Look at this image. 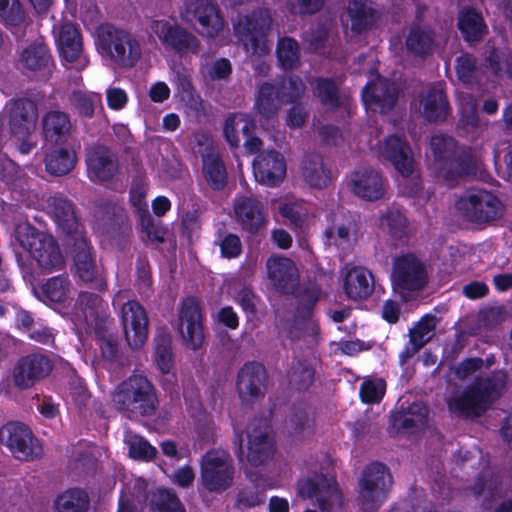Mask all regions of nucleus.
<instances>
[{"mask_svg": "<svg viewBox=\"0 0 512 512\" xmlns=\"http://www.w3.org/2000/svg\"><path fill=\"white\" fill-rule=\"evenodd\" d=\"M112 401L119 412L129 419L152 416L158 408L156 389L143 374L133 373L118 384Z\"/></svg>", "mask_w": 512, "mask_h": 512, "instance_id": "f257e3e1", "label": "nucleus"}, {"mask_svg": "<svg viewBox=\"0 0 512 512\" xmlns=\"http://www.w3.org/2000/svg\"><path fill=\"white\" fill-rule=\"evenodd\" d=\"M506 387L504 373L477 380L448 403L450 412L463 418L480 417L498 400Z\"/></svg>", "mask_w": 512, "mask_h": 512, "instance_id": "f03ea898", "label": "nucleus"}, {"mask_svg": "<svg viewBox=\"0 0 512 512\" xmlns=\"http://www.w3.org/2000/svg\"><path fill=\"white\" fill-rule=\"evenodd\" d=\"M274 19L270 9L257 7L249 13L238 14L232 20L233 34L251 56L269 54L271 46L268 36Z\"/></svg>", "mask_w": 512, "mask_h": 512, "instance_id": "7ed1b4c3", "label": "nucleus"}, {"mask_svg": "<svg viewBox=\"0 0 512 512\" xmlns=\"http://www.w3.org/2000/svg\"><path fill=\"white\" fill-rule=\"evenodd\" d=\"M96 34L98 50L118 67L131 69L140 62L143 48L135 34L111 24L100 25Z\"/></svg>", "mask_w": 512, "mask_h": 512, "instance_id": "20e7f679", "label": "nucleus"}, {"mask_svg": "<svg viewBox=\"0 0 512 512\" xmlns=\"http://www.w3.org/2000/svg\"><path fill=\"white\" fill-rule=\"evenodd\" d=\"M430 149L440 174L447 179L475 174L478 159L469 151H457L452 137L435 135L431 138Z\"/></svg>", "mask_w": 512, "mask_h": 512, "instance_id": "39448f33", "label": "nucleus"}, {"mask_svg": "<svg viewBox=\"0 0 512 512\" xmlns=\"http://www.w3.org/2000/svg\"><path fill=\"white\" fill-rule=\"evenodd\" d=\"M21 246L26 249L37 266L44 273H52L64 267V257L55 239L37 231L29 224H21L16 229Z\"/></svg>", "mask_w": 512, "mask_h": 512, "instance_id": "423d86ee", "label": "nucleus"}, {"mask_svg": "<svg viewBox=\"0 0 512 512\" xmlns=\"http://www.w3.org/2000/svg\"><path fill=\"white\" fill-rule=\"evenodd\" d=\"M389 468L381 462H371L359 478L358 505L363 512H376L388 496L392 485Z\"/></svg>", "mask_w": 512, "mask_h": 512, "instance_id": "0eeeda50", "label": "nucleus"}, {"mask_svg": "<svg viewBox=\"0 0 512 512\" xmlns=\"http://www.w3.org/2000/svg\"><path fill=\"white\" fill-rule=\"evenodd\" d=\"M201 481L209 492L222 493L234 481L235 467L230 454L224 450H208L200 463Z\"/></svg>", "mask_w": 512, "mask_h": 512, "instance_id": "6e6552de", "label": "nucleus"}, {"mask_svg": "<svg viewBox=\"0 0 512 512\" xmlns=\"http://www.w3.org/2000/svg\"><path fill=\"white\" fill-rule=\"evenodd\" d=\"M181 14L186 22L199 25L197 31L202 37L216 38L226 26L216 0H185Z\"/></svg>", "mask_w": 512, "mask_h": 512, "instance_id": "1a4fd4ad", "label": "nucleus"}, {"mask_svg": "<svg viewBox=\"0 0 512 512\" xmlns=\"http://www.w3.org/2000/svg\"><path fill=\"white\" fill-rule=\"evenodd\" d=\"M461 218L475 224H486L497 219L502 213L498 198L486 190L466 192L456 202Z\"/></svg>", "mask_w": 512, "mask_h": 512, "instance_id": "9d476101", "label": "nucleus"}, {"mask_svg": "<svg viewBox=\"0 0 512 512\" xmlns=\"http://www.w3.org/2000/svg\"><path fill=\"white\" fill-rule=\"evenodd\" d=\"M0 443L21 461H33L42 455V446L32 430L20 421H8L0 428Z\"/></svg>", "mask_w": 512, "mask_h": 512, "instance_id": "9b49d317", "label": "nucleus"}, {"mask_svg": "<svg viewBox=\"0 0 512 512\" xmlns=\"http://www.w3.org/2000/svg\"><path fill=\"white\" fill-rule=\"evenodd\" d=\"M150 29L166 49L173 50L180 55L195 54L199 51V39L177 23H170L166 20H152Z\"/></svg>", "mask_w": 512, "mask_h": 512, "instance_id": "f8f14e48", "label": "nucleus"}, {"mask_svg": "<svg viewBox=\"0 0 512 512\" xmlns=\"http://www.w3.org/2000/svg\"><path fill=\"white\" fill-rule=\"evenodd\" d=\"M52 369L53 362L44 354L31 353L22 356L13 368V383L20 390L29 389L47 377Z\"/></svg>", "mask_w": 512, "mask_h": 512, "instance_id": "ddd939ff", "label": "nucleus"}, {"mask_svg": "<svg viewBox=\"0 0 512 512\" xmlns=\"http://www.w3.org/2000/svg\"><path fill=\"white\" fill-rule=\"evenodd\" d=\"M6 109L11 135L17 139H25L35 132L38 108L33 101L25 98L11 100Z\"/></svg>", "mask_w": 512, "mask_h": 512, "instance_id": "4468645a", "label": "nucleus"}, {"mask_svg": "<svg viewBox=\"0 0 512 512\" xmlns=\"http://www.w3.org/2000/svg\"><path fill=\"white\" fill-rule=\"evenodd\" d=\"M267 371L262 363L246 362L238 371L236 389L242 400H258L265 396Z\"/></svg>", "mask_w": 512, "mask_h": 512, "instance_id": "2eb2a0df", "label": "nucleus"}, {"mask_svg": "<svg viewBox=\"0 0 512 512\" xmlns=\"http://www.w3.org/2000/svg\"><path fill=\"white\" fill-rule=\"evenodd\" d=\"M254 129V121L244 113L230 114L223 125L225 139L231 147H238L243 140L251 152L259 150L261 146V140L253 135Z\"/></svg>", "mask_w": 512, "mask_h": 512, "instance_id": "dca6fc26", "label": "nucleus"}, {"mask_svg": "<svg viewBox=\"0 0 512 512\" xmlns=\"http://www.w3.org/2000/svg\"><path fill=\"white\" fill-rule=\"evenodd\" d=\"M387 185V180L373 168L357 169L349 181L351 192L366 201L382 199L386 194Z\"/></svg>", "mask_w": 512, "mask_h": 512, "instance_id": "f3484780", "label": "nucleus"}, {"mask_svg": "<svg viewBox=\"0 0 512 512\" xmlns=\"http://www.w3.org/2000/svg\"><path fill=\"white\" fill-rule=\"evenodd\" d=\"M392 280L402 290H420L426 284V273L422 263L413 255H404L394 261Z\"/></svg>", "mask_w": 512, "mask_h": 512, "instance_id": "a211bd4d", "label": "nucleus"}, {"mask_svg": "<svg viewBox=\"0 0 512 512\" xmlns=\"http://www.w3.org/2000/svg\"><path fill=\"white\" fill-rule=\"evenodd\" d=\"M86 164L88 177L95 183L111 181L119 169L116 155L102 145H95L89 149Z\"/></svg>", "mask_w": 512, "mask_h": 512, "instance_id": "6ab92c4d", "label": "nucleus"}, {"mask_svg": "<svg viewBox=\"0 0 512 512\" xmlns=\"http://www.w3.org/2000/svg\"><path fill=\"white\" fill-rule=\"evenodd\" d=\"M255 179L267 186H277L285 178L286 162L283 155L275 150L260 153L254 161Z\"/></svg>", "mask_w": 512, "mask_h": 512, "instance_id": "aec40b11", "label": "nucleus"}, {"mask_svg": "<svg viewBox=\"0 0 512 512\" xmlns=\"http://www.w3.org/2000/svg\"><path fill=\"white\" fill-rule=\"evenodd\" d=\"M57 43L63 58L77 70L84 69L88 65V59L83 54L82 38L76 26L66 22L61 24Z\"/></svg>", "mask_w": 512, "mask_h": 512, "instance_id": "412c9836", "label": "nucleus"}, {"mask_svg": "<svg viewBox=\"0 0 512 512\" xmlns=\"http://www.w3.org/2000/svg\"><path fill=\"white\" fill-rule=\"evenodd\" d=\"M267 277L279 291L293 292L299 282V274L294 262L286 257L272 255L266 261Z\"/></svg>", "mask_w": 512, "mask_h": 512, "instance_id": "4be33fe9", "label": "nucleus"}, {"mask_svg": "<svg viewBox=\"0 0 512 512\" xmlns=\"http://www.w3.org/2000/svg\"><path fill=\"white\" fill-rule=\"evenodd\" d=\"M397 100V89L393 82L378 78L363 91V101L374 111L385 113L393 108Z\"/></svg>", "mask_w": 512, "mask_h": 512, "instance_id": "5701e85b", "label": "nucleus"}, {"mask_svg": "<svg viewBox=\"0 0 512 512\" xmlns=\"http://www.w3.org/2000/svg\"><path fill=\"white\" fill-rule=\"evenodd\" d=\"M47 210L63 233L74 237L82 235L75 207L69 199L61 195L51 196L47 200Z\"/></svg>", "mask_w": 512, "mask_h": 512, "instance_id": "b1692460", "label": "nucleus"}, {"mask_svg": "<svg viewBox=\"0 0 512 512\" xmlns=\"http://www.w3.org/2000/svg\"><path fill=\"white\" fill-rule=\"evenodd\" d=\"M379 152L389 160L401 176L410 175L414 159L410 146L398 136H389L379 146Z\"/></svg>", "mask_w": 512, "mask_h": 512, "instance_id": "393cba45", "label": "nucleus"}, {"mask_svg": "<svg viewBox=\"0 0 512 512\" xmlns=\"http://www.w3.org/2000/svg\"><path fill=\"white\" fill-rule=\"evenodd\" d=\"M234 214L243 229L258 231L265 222L264 207L252 196H239L234 200Z\"/></svg>", "mask_w": 512, "mask_h": 512, "instance_id": "a878e982", "label": "nucleus"}, {"mask_svg": "<svg viewBox=\"0 0 512 512\" xmlns=\"http://www.w3.org/2000/svg\"><path fill=\"white\" fill-rule=\"evenodd\" d=\"M96 228L107 234H113L126 226L127 216L124 209L115 202L101 200L94 209Z\"/></svg>", "mask_w": 512, "mask_h": 512, "instance_id": "bb28decb", "label": "nucleus"}, {"mask_svg": "<svg viewBox=\"0 0 512 512\" xmlns=\"http://www.w3.org/2000/svg\"><path fill=\"white\" fill-rule=\"evenodd\" d=\"M377 19L372 3L366 0H352L346 7L343 23L355 34H361L370 29Z\"/></svg>", "mask_w": 512, "mask_h": 512, "instance_id": "cd10ccee", "label": "nucleus"}, {"mask_svg": "<svg viewBox=\"0 0 512 512\" xmlns=\"http://www.w3.org/2000/svg\"><path fill=\"white\" fill-rule=\"evenodd\" d=\"M53 64V58L48 46L42 39L26 45L18 57V65L22 70L28 72H44Z\"/></svg>", "mask_w": 512, "mask_h": 512, "instance_id": "c85d7f7f", "label": "nucleus"}, {"mask_svg": "<svg viewBox=\"0 0 512 512\" xmlns=\"http://www.w3.org/2000/svg\"><path fill=\"white\" fill-rule=\"evenodd\" d=\"M428 420V409L421 401H415L407 407L401 405L390 416V427L397 432L423 427Z\"/></svg>", "mask_w": 512, "mask_h": 512, "instance_id": "c756f323", "label": "nucleus"}, {"mask_svg": "<svg viewBox=\"0 0 512 512\" xmlns=\"http://www.w3.org/2000/svg\"><path fill=\"white\" fill-rule=\"evenodd\" d=\"M449 111V103L440 86L428 87L422 92L420 112L428 121H443L448 116Z\"/></svg>", "mask_w": 512, "mask_h": 512, "instance_id": "7c9ffc66", "label": "nucleus"}, {"mask_svg": "<svg viewBox=\"0 0 512 512\" xmlns=\"http://www.w3.org/2000/svg\"><path fill=\"white\" fill-rule=\"evenodd\" d=\"M300 175L303 181L313 188H324L330 182V170L320 154L307 153L300 163Z\"/></svg>", "mask_w": 512, "mask_h": 512, "instance_id": "2f4dec72", "label": "nucleus"}, {"mask_svg": "<svg viewBox=\"0 0 512 512\" xmlns=\"http://www.w3.org/2000/svg\"><path fill=\"white\" fill-rule=\"evenodd\" d=\"M374 286L372 273L363 267H354L345 276L344 290L352 300L367 299L372 295Z\"/></svg>", "mask_w": 512, "mask_h": 512, "instance_id": "473e14b6", "label": "nucleus"}, {"mask_svg": "<svg viewBox=\"0 0 512 512\" xmlns=\"http://www.w3.org/2000/svg\"><path fill=\"white\" fill-rule=\"evenodd\" d=\"M71 131L72 124L66 113L54 110L43 117V134L47 143L55 145L65 143Z\"/></svg>", "mask_w": 512, "mask_h": 512, "instance_id": "72a5a7b5", "label": "nucleus"}, {"mask_svg": "<svg viewBox=\"0 0 512 512\" xmlns=\"http://www.w3.org/2000/svg\"><path fill=\"white\" fill-rule=\"evenodd\" d=\"M247 438V460L252 466L263 465L273 458L275 446L266 431H247Z\"/></svg>", "mask_w": 512, "mask_h": 512, "instance_id": "f704fd0d", "label": "nucleus"}, {"mask_svg": "<svg viewBox=\"0 0 512 512\" xmlns=\"http://www.w3.org/2000/svg\"><path fill=\"white\" fill-rule=\"evenodd\" d=\"M73 258L79 278L84 282H92L97 276L90 246L83 235L74 237Z\"/></svg>", "mask_w": 512, "mask_h": 512, "instance_id": "c9c22d12", "label": "nucleus"}, {"mask_svg": "<svg viewBox=\"0 0 512 512\" xmlns=\"http://www.w3.org/2000/svg\"><path fill=\"white\" fill-rule=\"evenodd\" d=\"M76 160V154L72 149L55 146L46 152L44 162L48 173L62 176L73 170Z\"/></svg>", "mask_w": 512, "mask_h": 512, "instance_id": "e433bc0d", "label": "nucleus"}, {"mask_svg": "<svg viewBox=\"0 0 512 512\" xmlns=\"http://www.w3.org/2000/svg\"><path fill=\"white\" fill-rule=\"evenodd\" d=\"M277 86L271 83H263L258 90L255 110L263 119H272L282 103Z\"/></svg>", "mask_w": 512, "mask_h": 512, "instance_id": "4c0bfd02", "label": "nucleus"}, {"mask_svg": "<svg viewBox=\"0 0 512 512\" xmlns=\"http://www.w3.org/2000/svg\"><path fill=\"white\" fill-rule=\"evenodd\" d=\"M379 227L394 239H402L411 233L406 216L396 207H389L382 213L379 218Z\"/></svg>", "mask_w": 512, "mask_h": 512, "instance_id": "58836bf2", "label": "nucleus"}, {"mask_svg": "<svg viewBox=\"0 0 512 512\" xmlns=\"http://www.w3.org/2000/svg\"><path fill=\"white\" fill-rule=\"evenodd\" d=\"M90 505L88 493L81 488H69L58 495L54 506L55 512H87Z\"/></svg>", "mask_w": 512, "mask_h": 512, "instance_id": "ea45409f", "label": "nucleus"}, {"mask_svg": "<svg viewBox=\"0 0 512 512\" xmlns=\"http://www.w3.org/2000/svg\"><path fill=\"white\" fill-rule=\"evenodd\" d=\"M315 368L307 359H298L292 362L288 372L290 385L299 392L307 391L315 380Z\"/></svg>", "mask_w": 512, "mask_h": 512, "instance_id": "a19ab883", "label": "nucleus"}, {"mask_svg": "<svg viewBox=\"0 0 512 512\" xmlns=\"http://www.w3.org/2000/svg\"><path fill=\"white\" fill-rule=\"evenodd\" d=\"M203 173L207 183L214 190H221L227 183V172L223 161L216 153L203 156Z\"/></svg>", "mask_w": 512, "mask_h": 512, "instance_id": "79ce46f5", "label": "nucleus"}, {"mask_svg": "<svg viewBox=\"0 0 512 512\" xmlns=\"http://www.w3.org/2000/svg\"><path fill=\"white\" fill-rule=\"evenodd\" d=\"M289 432L296 439L312 436L315 432V419L308 411L300 406L293 405L289 416Z\"/></svg>", "mask_w": 512, "mask_h": 512, "instance_id": "37998d69", "label": "nucleus"}, {"mask_svg": "<svg viewBox=\"0 0 512 512\" xmlns=\"http://www.w3.org/2000/svg\"><path fill=\"white\" fill-rule=\"evenodd\" d=\"M266 489L258 482V478L251 481V484L239 489L234 508L239 510H248L260 506L265 502Z\"/></svg>", "mask_w": 512, "mask_h": 512, "instance_id": "c03bdc74", "label": "nucleus"}, {"mask_svg": "<svg viewBox=\"0 0 512 512\" xmlns=\"http://www.w3.org/2000/svg\"><path fill=\"white\" fill-rule=\"evenodd\" d=\"M300 46L292 37H280L276 45L277 61L284 70H291L298 67L300 63Z\"/></svg>", "mask_w": 512, "mask_h": 512, "instance_id": "a18cd8bd", "label": "nucleus"}, {"mask_svg": "<svg viewBox=\"0 0 512 512\" xmlns=\"http://www.w3.org/2000/svg\"><path fill=\"white\" fill-rule=\"evenodd\" d=\"M435 45V36L428 27L411 28L406 39L408 51L415 55H426L433 50Z\"/></svg>", "mask_w": 512, "mask_h": 512, "instance_id": "49530a36", "label": "nucleus"}, {"mask_svg": "<svg viewBox=\"0 0 512 512\" xmlns=\"http://www.w3.org/2000/svg\"><path fill=\"white\" fill-rule=\"evenodd\" d=\"M44 298L53 303H64L71 293L68 277L60 275L49 278L41 287Z\"/></svg>", "mask_w": 512, "mask_h": 512, "instance_id": "de8ad7c7", "label": "nucleus"}, {"mask_svg": "<svg viewBox=\"0 0 512 512\" xmlns=\"http://www.w3.org/2000/svg\"><path fill=\"white\" fill-rule=\"evenodd\" d=\"M154 360L162 374H168L173 367L172 340L169 334H158L155 338Z\"/></svg>", "mask_w": 512, "mask_h": 512, "instance_id": "09e8293b", "label": "nucleus"}, {"mask_svg": "<svg viewBox=\"0 0 512 512\" xmlns=\"http://www.w3.org/2000/svg\"><path fill=\"white\" fill-rule=\"evenodd\" d=\"M297 489L298 494L304 499L316 498L321 512H329L332 509V504L323 494L317 479L311 477L300 479L297 482Z\"/></svg>", "mask_w": 512, "mask_h": 512, "instance_id": "8fccbe9b", "label": "nucleus"}, {"mask_svg": "<svg viewBox=\"0 0 512 512\" xmlns=\"http://www.w3.org/2000/svg\"><path fill=\"white\" fill-rule=\"evenodd\" d=\"M76 311L79 318L100 320L103 313V302L98 295L83 292L76 302Z\"/></svg>", "mask_w": 512, "mask_h": 512, "instance_id": "3c124183", "label": "nucleus"}, {"mask_svg": "<svg viewBox=\"0 0 512 512\" xmlns=\"http://www.w3.org/2000/svg\"><path fill=\"white\" fill-rule=\"evenodd\" d=\"M458 26L468 41L478 40L486 28L482 17L473 10L463 11L460 14Z\"/></svg>", "mask_w": 512, "mask_h": 512, "instance_id": "603ef678", "label": "nucleus"}, {"mask_svg": "<svg viewBox=\"0 0 512 512\" xmlns=\"http://www.w3.org/2000/svg\"><path fill=\"white\" fill-rule=\"evenodd\" d=\"M201 74L208 82L228 81L232 74V65L229 59L219 58L202 66Z\"/></svg>", "mask_w": 512, "mask_h": 512, "instance_id": "864d4df0", "label": "nucleus"}, {"mask_svg": "<svg viewBox=\"0 0 512 512\" xmlns=\"http://www.w3.org/2000/svg\"><path fill=\"white\" fill-rule=\"evenodd\" d=\"M314 94L320 99L321 103L327 108L333 109L338 106V86L337 84L325 78L315 80Z\"/></svg>", "mask_w": 512, "mask_h": 512, "instance_id": "5fc2aeb1", "label": "nucleus"}, {"mask_svg": "<svg viewBox=\"0 0 512 512\" xmlns=\"http://www.w3.org/2000/svg\"><path fill=\"white\" fill-rule=\"evenodd\" d=\"M70 101L80 115L91 117L94 114L95 108L101 105V95L74 91L70 96Z\"/></svg>", "mask_w": 512, "mask_h": 512, "instance_id": "6e6d98bb", "label": "nucleus"}, {"mask_svg": "<svg viewBox=\"0 0 512 512\" xmlns=\"http://www.w3.org/2000/svg\"><path fill=\"white\" fill-rule=\"evenodd\" d=\"M204 322H178L186 346L192 350L202 347L204 342Z\"/></svg>", "mask_w": 512, "mask_h": 512, "instance_id": "4d7b16f0", "label": "nucleus"}, {"mask_svg": "<svg viewBox=\"0 0 512 512\" xmlns=\"http://www.w3.org/2000/svg\"><path fill=\"white\" fill-rule=\"evenodd\" d=\"M125 338L133 349L141 348L148 338L149 322H122Z\"/></svg>", "mask_w": 512, "mask_h": 512, "instance_id": "13d9d810", "label": "nucleus"}, {"mask_svg": "<svg viewBox=\"0 0 512 512\" xmlns=\"http://www.w3.org/2000/svg\"><path fill=\"white\" fill-rule=\"evenodd\" d=\"M487 59L489 67L496 76H512V55L510 52L492 49Z\"/></svg>", "mask_w": 512, "mask_h": 512, "instance_id": "bf43d9fd", "label": "nucleus"}, {"mask_svg": "<svg viewBox=\"0 0 512 512\" xmlns=\"http://www.w3.org/2000/svg\"><path fill=\"white\" fill-rule=\"evenodd\" d=\"M279 213L295 226L302 228L308 217V209L303 201H289L279 206Z\"/></svg>", "mask_w": 512, "mask_h": 512, "instance_id": "052dcab7", "label": "nucleus"}, {"mask_svg": "<svg viewBox=\"0 0 512 512\" xmlns=\"http://www.w3.org/2000/svg\"><path fill=\"white\" fill-rule=\"evenodd\" d=\"M153 502L159 512H185V508L172 489H159Z\"/></svg>", "mask_w": 512, "mask_h": 512, "instance_id": "680f3d73", "label": "nucleus"}, {"mask_svg": "<svg viewBox=\"0 0 512 512\" xmlns=\"http://www.w3.org/2000/svg\"><path fill=\"white\" fill-rule=\"evenodd\" d=\"M458 102L460 111V122L465 126H477V102L473 95L470 93H461L458 96Z\"/></svg>", "mask_w": 512, "mask_h": 512, "instance_id": "e2e57ef3", "label": "nucleus"}, {"mask_svg": "<svg viewBox=\"0 0 512 512\" xmlns=\"http://www.w3.org/2000/svg\"><path fill=\"white\" fill-rule=\"evenodd\" d=\"M277 90L283 102H295L304 95L305 85L300 77L291 75L283 80L279 87L277 86Z\"/></svg>", "mask_w": 512, "mask_h": 512, "instance_id": "0e129e2a", "label": "nucleus"}, {"mask_svg": "<svg viewBox=\"0 0 512 512\" xmlns=\"http://www.w3.org/2000/svg\"><path fill=\"white\" fill-rule=\"evenodd\" d=\"M0 17L8 25H21L25 21V13L19 0H0Z\"/></svg>", "mask_w": 512, "mask_h": 512, "instance_id": "69168bd1", "label": "nucleus"}, {"mask_svg": "<svg viewBox=\"0 0 512 512\" xmlns=\"http://www.w3.org/2000/svg\"><path fill=\"white\" fill-rule=\"evenodd\" d=\"M129 455L133 459L151 461L157 455V449L143 437H134L129 443Z\"/></svg>", "mask_w": 512, "mask_h": 512, "instance_id": "338daca9", "label": "nucleus"}, {"mask_svg": "<svg viewBox=\"0 0 512 512\" xmlns=\"http://www.w3.org/2000/svg\"><path fill=\"white\" fill-rule=\"evenodd\" d=\"M437 322H416L415 326L409 329V343L417 348H422L432 337Z\"/></svg>", "mask_w": 512, "mask_h": 512, "instance_id": "774afa93", "label": "nucleus"}]
</instances>
